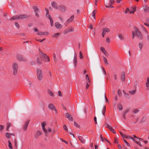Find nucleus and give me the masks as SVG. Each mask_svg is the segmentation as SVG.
Wrapping results in <instances>:
<instances>
[{
    "mask_svg": "<svg viewBox=\"0 0 149 149\" xmlns=\"http://www.w3.org/2000/svg\"><path fill=\"white\" fill-rule=\"evenodd\" d=\"M36 77L37 79L39 81H41L43 78V72L39 68L36 69Z\"/></svg>",
    "mask_w": 149,
    "mask_h": 149,
    "instance_id": "1",
    "label": "nucleus"
},
{
    "mask_svg": "<svg viewBox=\"0 0 149 149\" xmlns=\"http://www.w3.org/2000/svg\"><path fill=\"white\" fill-rule=\"evenodd\" d=\"M18 64L16 63H14L12 65V68L13 69V74L15 75L17 74V71L18 69Z\"/></svg>",
    "mask_w": 149,
    "mask_h": 149,
    "instance_id": "2",
    "label": "nucleus"
},
{
    "mask_svg": "<svg viewBox=\"0 0 149 149\" xmlns=\"http://www.w3.org/2000/svg\"><path fill=\"white\" fill-rule=\"evenodd\" d=\"M33 9L35 13V15L38 17H39V13H40V10L37 6H34L33 7Z\"/></svg>",
    "mask_w": 149,
    "mask_h": 149,
    "instance_id": "3",
    "label": "nucleus"
},
{
    "mask_svg": "<svg viewBox=\"0 0 149 149\" xmlns=\"http://www.w3.org/2000/svg\"><path fill=\"white\" fill-rule=\"evenodd\" d=\"M135 30L136 35L138 37L139 39L141 40L143 38V37L141 33L136 28H135Z\"/></svg>",
    "mask_w": 149,
    "mask_h": 149,
    "instance_id": "4",
    "label": "nucleus"
},
{
    "mask_svg": "<svg viewBox=\"0 0 149 149\" xmlns=\"http://www.w3.org/2000/svg\"><path fill=\"white\" fill-rule=\"evenodd\" d=\"M126 138L132 139L134 143L137 144L140 147H142V146L140 143L135 140V139L133 137H131L130 136L127 135Z\"/></svg>",
    "mask_w": 149,
    "mask_h": 149,
    "instance_id": "5",
    "label": "nucleus"
},
{
    "mask_svg": "<svg viewBox=\"0 0 149 149\" xmlns=\"http://www.w3.org/2000/svg\"><path fill=\"white\" fill-rule=\"evenodd\" d=\"M74 28L72 26L66 29L64 32V33L66 34L68 32H72L73 31Z\"/></svg>",
    "mask_w": 149,
    "mask_h": 149,
    "instance_id": "6",
    "label": "nucleus"
},
{
    "mask_svg": "<svg viewBox=\"0 0 149 149\" xmlns=\"http://www.w3.org/2000/svg\"><path fill=\"white\" fill-rule=\"evenodd\" d=\"M42 57L43 58H44V61H47V60L48 61H49L50 59L49 58V57L47 56L46 54L44 53H42Z\"/></svg>",
    "mask_w": 149,
    "mask_h": 149,
    "instance_id": "7",
    "label": "nucleus"
},
{
    "mask_svg": "<svg viewBox=\"0 0 149 149\" xmlns=\"http://www.w3.org/2000/svg\"><path fill=\"white\" fill-rule=\"evenodd\" d=\"M65 116L66 118H68L69 120H72V118L71 116L68 113H66L65 114Z\"/></svg>",
    "mask_w": 149,
    "mask_h": 149,
    "instance_id": "8",
    "label": "nucleus"
},
{
    "mask_svg": "<svg viewBox=\"0 0 149 149\" xmlns=\"http://www.w3.org/2000/svg\"><path fill=\"white\" fill-rule=\"evenodd\" d=\"M46 125V123L45 122H44L43 123H41V126L43 131L45 133H47V131L45 127Z\"/></svg>",
    "mask_w": 149,
    "mask_h": 149,
    "instance_id": "9",
    "label": "nucleus"
},
{
    "mask_svg": "<svg viewBox=\"0 0 149 149\" xmlns=\"http://www.w3.org/2000/svg\"><path fill=\"white\" fill-rule=\"evenodd\" d=\"M51 5L52 7L56 9H58V5L56 2L54 1L52 2L51 3Z\"/></svg>",
    "mask_w": 149,
    "mask_h": 149,
    "instance_id": "10",
    "label": "nucleus"
},
{
    "mask_svg": "<svg viewBox=\"0 0 149 149\" xmlns=\"http://www.w3.org/2000/svg\"><path fill=\"white\" fill-rule=\"evenodd\" d=\"M55 26L58 29H60L62 27V26L58 22H56L55 23Z\"/></svg>",
    "mask_w": 149,
    "mask_h": 149,
    "instance_id": "11",
    "label": "nucleus"
},
{
    "mask_svg": "<svg viewBox=\"0 0 149 149\" xmlns=\"http://www.w3.org/2000/svg\"><path fill=\"white\" fill-rule=\"evenodd\" d=\"M143 8L145 12H149V7L146 5H144L143 6Z\"/></svg>",
    "mask_w": 149,
    "mask_h": 149,
    "instance_id": "12",
    "label": "nucleus"
},
{
    "mask_svg": "<svg viewBox=\"0 0 149 149\" xmlns=\"http://www.w3.org/2000/svg\"><path fill=\"white\" fill-rule=\"evenodd\" d=\"M27 16L26 15H21L18 16V19H24L27 18Z\"/></svg>",
    "mask_w": 149,
    "mask_h": 149,
    "instance_id": "13",
    "label": "nucleus"
},
{
    "mask_svg": "<svg viewBox=\"0 0 149 149\" xmlns=\"http://www.w3.org/2000/svg\"><path fill=\"white\" fill-rule=\"evenodd\" d=\"M74 17V15H72L71 17L67 20L65 24L66 26L68 24V23L70 22H72L73 20V18Z\"/></svg>",
    "mask_w": 149,
    "mask_h": 149,
    "instance_id": "14",
    "label": "nucleus"
},
{
    "mask_svg": "<svg viewBox=\"0 0 149 149\" xmlns=\"http://www.w3.org/2000/svg\"><path fill=\"white\" fill-rule=\"evenodd\" d=\"M74 66H76L77 64V55L76 54H74Z\"/></svg>",
    "mask_w": 149,
    "mask_h": 149,
    "instance_id": "15",
    "label": "nucleus"
},
{
    "mask_svg": "<svg viewBox=\"0 0 149 149\" xmlns=\"http://www.w3.org/2000/svg\"><path fill=\"white\" fill-rule=\"evenodd\" d=\"M125 73L124 72H122L121 73L120 78L123 81H124L125 80Z\"/></svg>",
    "mask_w": 149,
    "mask_h": 149,
    "instance_id": "16",
    "label": "nucleus"
},
{
    "mask_svg": "<svg viewBox=\"0 0 149 149\" xmlns=\"http://www.w3.org/2000/svg\"><path fill=\"white\" fill-rule=\"evenodd\" d=\"M42 134V133L40 131H37L36 134L35 135V137L36 138H37L38 136L40 135H41Z\"/></svg>",
    "mask_w": 149,
    "mask_h": 149,
    "instance_id": "17",
    "label": "nucleus"
},
{
    "mask_svg": "<svg viewBox=\"0 0 149 149\" xmlns=\"http://www.w3.org/2000/svg\"><path fill=\"white\" fill-rule=\"evenodd\" d=\"M59 10L61 11L64 12L65 10V7L63 6H61L59 7Z\"/></svg>",
    "mask_w": 149,
    "mask_h": 149,
    "instance_id": "18",
    "label": "nucleus"
},
{
    "mask_svg": "<svg viewBox=\"0 0 149 149\" xmlns=\"http://www.w3.org/2000/svg\"><path fill=\"white\" fill-rule=\"evenodd\" d=\"M29 123V121L28 120V121H27L26 123H25V124L24 125V130H26V129H27V128L28 127V124Z\"/></svg>",
    "mask_w": 149,
    "mask_h": 149,
    "instance_id": "19",
    "label": "nucleus"
},
{
    "mask_svg": "<svg viewBox=\"0 0 149 149\" xmlns=\"http://www.w3.org/2000/svg\"><path fill=\"white\" fill-rule=\"evenodd\" d=\"M110 31V30L109 29L107 28H104L103 29L102 33L106 34V33H108Z\"/></svg>",
    "mask_w": 149,
    "mask_h": 149,
    "instance_id": "20",
    "label": "nucleus"
},
{
    "mask_svg": "<svg viewBox=\"0 0 149 149\" xmlns=\"http://www.w3.org/2000/svg\"><path fill=\"white\" fill-rule=\"evenodd\" d=\"M49 107L51 110H55V107L52 104H49Z\"/></svg>",
    "mask_w": 149,
    "mask_h": 149,
    "instance_id": "21",
    "label": "nucleus"
},
{
    "mask_svg": "<svg viewBox=\"0 0 149 149\" xmlns=\"http://www.w3.org/2000/svg\"><path fill=\"white\" fill-rule=\"evenodd\" d=\"M60 35V33H54L52 36V37L54 38L56 37L57 38L58 37V36Z\"/></svg>",
    "mask_w": 149,
    "mask_h": 149,
    "instance_id": "22",
    "label": "nucleus"
},
{
    "mask_svg": "<svg viewBox=\"0 0 149 149\" xmlns=\"http://www.w3.org/2000/svg\"><path fill=\"white\" fill-rule=\"evenodd\" d=\"M47 92L50 96L52 97H54V95L53 93L50 90L48 89L47 91Z\"/></svg>",
    "mask_w": 149,
    "mask_h": 149,
    "instance_id": "23",
    "label": "nucleus"
},
{
    "mask_svg": "<svg viewBox=\"0 0 149 149\" xmlns=\"http://www.w3.org/2000/svg\"><path fill=\"white\" fill-rule=\"evenodd\" d=\"M139 85V81H135L134 82V86L135 88H136V87L138 86Z\"/></svg>",
    "mask_w": 149,
    "mask_h": 149,
    "instance_id": "24",
    "label": "nucleus"
},
{
    "mask_svg": "<svg viewBox=\"0 0 149 149\" xmlns=\"http://www.w3.org/2000/svg\"><path fill=\"white\" fill-rule=\"evenodd\" d=\"M106 110V107L105 106H104L103 107V109L102 110V113L104 116L105 115V112Z\"/></svg>",
    "mask_w": 149,
    "mask_h": 149,
    "instance_id": "25",
    "label": "nucleus"
},
{
    "mask_svg": "<svg viewBox=\"0 0 149 149\" xmlns=\"http://www.w3.org/2000/svg\"><path fill=\"white\" fill-rule=\"evenodd\" d=\"M79 139L82 143H85V139H84L81 136L79 137Z\"/></svg>",
    "mask_w": 149,
    "mask_h": 149,
    "instance_id": "26",
    "label": "nucleus"
},
{
    "mask_svg": "<svg viewBox=\"0 0 149 149\" xmlns=\"http://www.w3.org/2000/svg\"><path fill=\"white\" fill-rule=\"evenodd\" d=\"M103 96L104 99L105 100L104 102H108V100L107 99V98L106 96V95L104 93H103Z\"/></svg>",
    "mask_w": 149,
    "mask_h": 149,
    "instance_id": "27",
    "label": "nucleus"
},
{
    "mask_svg": "<svg viewBox=\"0 0 149 149\" xmlns=\"http://www.w3.org/2000/svg\"><path fill=\"white\" fill-rule=\"evenodd\" d=\"M48 19H49L50 20V24H51V26H53V19L51 18V17L50 16H49Z\"/></svg>",
    "mask_w": 149,
    "mask_h": 149,
    "instance_id": "28",
    "label": "nucleus"
},
{
    "mask_svg": "<svg viewBox=\"0 0 149 149\" xmlns=\"http://www.w3.org/2000/svg\"><path fill=\"white\" fill-rule=\"evenodd\" d=\"M118 37L119 39L121 40H122L124 39L123 36V35L122 34H119L118 36Z\"/></svg>",
    "mask_w": 149,
    "mask_h": 149,
    "instance_id": "29",
    "label": "nucleus"
},
{
    "mask_svg": "<svg viewBox=\"0 0 149 149\" xmlns=\"http://www.w3.org/2000/svg\"><path fill=\"white\" fill-rule=\"evenodd\" d=\"M96 13V10H94L92 13V16L93 17V18L95 19V14Z\"/></svg>",
    "mask_w": 149,
    "mask_h": 149,
    "instance_id": "30",
    "label": "nucleus"
},
{
    "mask_svg": "<svg viewBox=\"0 0 149 149\" xmlns=\"http://www.w3.org/2000/svg\"><path fill=\"white\" fill-rule=\"evenodd\" d=\"M8 147L10 149H12L13 148V147L12 146V144L10 141L9 140L8 141Z\"/></svg>",
    "mask_w": 149,
    "mask_h": 149,
    "instance_id": "31",
    "label": "nucleus"
},
{
    "mask_svg": "<svg viewBox=\"0 0 149 149\" xmlns=\"http://www.w3.org/2000/svg\"><path fill=\"white\" fill-rule=\"evenodd\" d=\"M123 93L124 94L125 97L128 98H129L130 97L129 95L128 94H127V93H126L125 92L124 90H123Z\"/></svg>",
    "mask_w": 149,
    "mask_h": 149,
    "instance_id": "32",
    "label": "nucleus"
},
{
    "mask_svg": "<svg viewBox=\"0 0 149 149\" xmlns=\"http://www.w3.org/2000/svg\"><path fill=\"white\" fill-rule=\"evenodd\" d=\"M12 126V124L11 123H8L7 124V130L8 131H9V127H11Z\"/></svg>",
    "mask_w": 149,
    "mask_h": 149,
    "instance_id": "33",
    "label": "nucleus"
},
{
    "mask_svg": "<svg viewBox=\"0 0 149 149\" xmlns=\"http://www.w3.org/2000/svg\"><path fill=\"white\" fill-rule=\"evenodd\" d=\"M18 19V16H14L10 18V20H15V19Z\"/></svg>",
    "mask_w": 149,
    "mask_h": 149,
    "instance_id": "34",
    "label": "nucleus"
},
{
    "mask_svg": "<svg viewBox=\"0 0 149 149\" xmlns=\"http://www.w3.org/2000/svg\"><path fill=\"white\" fill-rule=\"evenodd\" d=\"M136 11V8H132V10H130L129 12L130 13H134Z\"/></svg>",
    "mask_w": 149,
    "mask_h": 149,
    "instance_id": "35",
    "label": "nucleus"
},
{
    "mask_svg": "<svg viewBox=\"0 0 149 149\" xmlns=\"http://www.w3.org/2000/svg\"><path fill=\"white\" fill-rule=\"evenodd\" d=\"M129 93L131 95L134 94L136 93V90H134L133 91H129Z\"/></svg>",
    "mask_w": 149,
    "mask_h": 149,
    "instance_id": "36",
    "label": "nucleus"
},
{
    "mask_svg": "<svg viewBox=\"0 0 149 149\" xmlns=\"http://www.w3.org/2000/svg\"><path fill=\"white\" fill-rule=\"evenodd\" d=\"M118 108L120 110H123L122 106L120 104H118Z\"/></svg>",
    "mask_w": 149,
    "mask_h": 149,
    "instance_id": "37",
    "label": "nucleus"
},
{
    "mask_svg": "<svg viewBox=\"0 0 149 149\" xmlns=\"http://www.w3.org/2000/svg\"><path fill=\"white\" fill-rule=\"evenodd\" d=\"M45 10L46 11V16L48 18L49 16H50V15L49 14V11L47 8L45 9Z\"/></svg>",
    "mask_w": 149,
    "mask_h": 149,
    "instance_id": "38",
    "label": "nucleus"
},
{
    "mask_svg": "<svg viewBox=\"0 0 149 149\" xmlns=\"http://www.w3.org/2000/svg\"><path fill=\"white\" fill-rule=\"evenodd\" d=\"M6 137L8 138H9L10 137L11 134L9 133H6Z\"/></svg>",
    "mask_w": 149,
    "mask_h": 149,
    "instance_id": "39",
    "label": "nucleus"
},
{
    "mask_svg": "<svg viewBox=\"0 0 149 149\" xmlns=\"http://www.w3.org/2000/svg\"><path fill=\"white\" fill-rule=\"evenodd\" d=\"M103 58L105 63L106 64H108V61L106 58L104 57H103Z\"/></svg>",
    "mask_w": 149,
    "mask_h": 149,
    "instance_id": "40",
    "label": "nucleus"
},
{
    "mask_svg": "<svg viewBox=\"0 0 149 149\" xmlns=\"http://www.w3.org/2000/svg\"><path fill=\"white\" fill-rule=\"evenodd\" d=\"M118 94L119 96H121V91L120 90H118Z\"/></svg>",
    "mask_w": 149,
    "mask_h": 149,
    "instance_id": "41",
    "label": "nucleus"
},
{
    "mask_svg": "<svg viewBox=\"0 0 149 149\" xmlns=\"http://www.w3.org/2000/svg\"><path fill=\"white\" fill-rule=\"evenodd\" d=\"M102 72L103 73H104V75H106V71L105 70L104 68L103 67H102Z\"/></svg>",
    "mask_w": 149,
    "mask_h": 149,
    "instance_id": "42",
    "label": "nucleus"
},
{
    "mask_svg": "<svg viewBox=\"0 0 149 149\" xmlns=\"http://www.w3.org/2000/svg\"><path fill=\"white\" fill-rule=\"evenodd\" d=\"M30 63L31 65H33L35 64V62L33 60H31L30 61Z\"/></svg>",
    "mask_w": 149,
    "mask_h": 149,
    "instance_id": "43",
    "label": "nucleus"
},
{
    "mask_svg": "<svg viewBox=\"0 0 149 149\" xmlns=\"http://www.w3.org/2000/svg\"><path fill=\"white\" fill-rule=\"evenodd\" d=\"M143 47V43L140 42L139 44V47L140 49H141Z\"/></svg>",
    "mask_w": 149,
    "mask_h": 149,
    "instance_id": "44",
    "label": "nucleus"
},
{
    "mask_svg": "<svg viewBox=\"0 0 149 149\" xmlns=\"http://www.w3.org/2000/svg\"><path fill=\"white\" fill-rule=\"evenodd\" d=\"M120 134L121 136L124 138H126L127 135L123 134L122 133L120 132Z\"/></svg>",
    "mask_w": 149,
    "mask_h": 149,
    "instance_id": "45",
    "label": "nucleus"
},
{
    "mask_svg": "<svg viewBox=\"0 0 149 149\" xmlns=\"http://www.w3.org/2000/svg\"><path fill=\"white\" fill-rule=\"evenodd\" d=\"M4 128V126L2 125H0V130L1 132Z\"/></svg>",
    "mask_w": 149,
    "mask_h": 149,
    "instance_id": "46",
    "label": "nucleus"
},
{
    "mask_svg": "<svg viewBox=\"0 0 149 149\" xmlns=\"http://www.w3.org/2000/svg\"><path fill=\"white\" fill-rule=\"evenodd\" d=\"M103 53L105 56L107 57L109 56V54L106 51Z\"/></svg>",
    "mask_w": 149,
    "mask_h": 149,
    "instance_id": "47",
    "label": "nucleus"
},
{
    "mask_svg": "<svg viewBox=\"0 0 149 149\" xmlns=\"http://www.w3.org/2000/svg\"><path fill=\"white\" fill-rule=\"evenodd\" d=\"M139 111V110L137 109H135L133 111V113H136Z\"/></svg>",
    "mask_w": 149,
    "mask_h": 149,
    "instance_id": "48",
    "label": "nucleus"
},
{
    "mask_svg": "<svg viewBox=\"0 0 149 149\" xmlns=\"http://www.w3.org/2000/svg\"><path fill=\"white\" fill-rule=\"evenodd\" d=\"M124 141L125 142V143L126 144V145L127 146H130V144L127 141H126L124 139Z\"/></svg>",
    "mask_w": 149,
    "mask_h": 149,
    "instance_id": "49",
    "label": "nucleus"
},
{
    "mask_svg": "<svg viewBox=\"0 0 149 149\" xmlns=\"http://www.w3.org/2000/svg\"><path fill=\"white\" fill-rule=\"evenodd\" d=\"M15 26L18 28V29H19V24H18V23H17V22H16L15 24Z\"/></svg>",
    "mask_w": 149,
    "mask_h": 149,
    "instance_id": "50",
    "label": "nucleus"
},
{
    "mask_svg": "<svg viewBox=\"0 0 149 149\" xmlns=\"http://www.w3.org/2000/svg\"><path fill=\"white\" fill-rule=\"evenodd\" d=\"M79 57L81 59H82L83 57V56L81 52H79Z\"/></svg>",
    "mask_w": 149,
    "mask_h": 149,
    "instance_id": "51",
    "label": "nucleus"
},
{
    "mask_svg": "<svg viewBox=\"0 0 149 149\" xmlns=\"http://www.w3.org/2000/svg\"><path fill=\"white\" fill-rule=\"evenodd\" d=\"M37 62L38 64H40L41 62V60L40 58H38L37 59Z\"/></svg>",
    "mask_w": 149,
    "mask_h": 149,
    "instance_id": "52",
    "label": "nucleus"
},
{
    "mask_svg": "<svg viewBox=\"0 0 149 149\" xmlns=\"http://www.w3.org/2000/svg\"><path fill=\"white\" fill-rule=\"evenodd\" d=\"M106 126H107V128H108V129H109L110 130L112 128V127H111V126L109 124H107L106 125Z\"/></svg>",
    "mask_w": 149,
    "mask_h": 149,
    "instance_id": "53",
    "label": "nucleus"
},
{
    "mask_svg": "<svg viewBox=\"0 0 149 149\" xmlns=\"http://www.w3.org/2000/svg\"><path fill=\"white\" fill-rule=\"evenodd\" d=\"M74 125L75 127H79V125H78L76 122H75L74 123Z\"/></svg>",
    "mask_w": 149,
    "mask_h": 149,
    "instance_id": "54",
    "label": "nucleus"
},
{
    "mask_svg": "<svg viewBox=\"0 0 149 149\" xmlns=\"http://www.w3.org/2000/svg\"><path fill=\"white\" fill-rule=\"evenodd\" d=\"M100 49L103 52H104L106 51L105 49L102 47H101Z\"/></svg>",
    "mask_w": 149,
    "mask_h": 149,
    "instance_id": "55",
    "label": "nucleus"
},
{
    "mask_svg": "<svg viewBox=\"0 0 149 149\" xmlns=\"http://www.w3.org/2000/svg\"><path fill=\"white\" fill-rule=\"evenodd\" d=\"M141 27H142V28L144 30H145V32L146 33H148V32H147V31L145 29V28L144 27V26H143V25H141Z\"/></svg>",
    "mask_w": 149,
    "mask_h": 149,
    "instance_id": "56",
    "label": "nucleus"
},
{
    "mask_svg": "<svg viewBox=\"0 0 149 149\" xmlns=\"http://www.w3.org/2000/svg\"><path fill=\"white\" fill-rule=\"evenodd\" d=\"M38 35H40V36H42V35H44V34H43V33L42 32H39L38 33Z\"/></svg>",
    "mask_w": 149,
    "mask_h": 149,
    "instance_id": "57",
    "label": "nucleus"
},
{
    "mask_svg": "<svg viewBox=\"0 0 149 149\" xmlns=\"http://www.w3.org/2000/svg\"><path fill=\"white\" fill-rule=\"evenodd\" d=\"M110 5L111 6L113 4V3L114 2V1L113 0H110Z\"/></svg>",
    "mask_w": 149,
    "mask_h": 149,
    "instance_id": "58",
    "label": "nucleus"
},
{
    "mask_svg": "<svg viewBox=\"0 0 149 149\" xmlns=\"http://www.w3.org/2000/svg\"><path fill=\"white\" fill-rule=\"evenodd\" d=\"M53 57L54 61H55V62H56L57 60L56 58V56L55 54H54Z\"/></svg>",
    "mask_w": 149,
    "mask_h": 149,
    "instance_id": "59",
    "label": "nucleus"
},
{
    "mask_svg": "<svg viewBox=\"0 0 149 149\" xmlns=\"http://www.w3.org/2000/svg\"><path fill=\"white\" fill-rule=\"evenodd\" d=\"M110 130L113 133H114V134L116 133V132L112 128Z\"/></svg>",
    "mask_w": 149,
    "mask_h": 149,
    "instance_id": "60",
    "label": "nucleus"
},
{
    "mask_svg": "<svg viewBox=\"0 0 149 149\" xmlns=\"http://www.w3.org/2000/svg\"><path fill=\"white\" fill-rule=\"evenodd\" d=\"M58 95L59 96H62L61 93L60 91H58Z\"/></svg>",
    "mask_w": 149,
    "mask_h": 149,
    "instance_id": "61",
    "label": "nucleus"
},
{
    "mask_svg": "<svg viewBox=\"0 0 149 149\" xmlns=\"http://www.w3.org/2000/svg\"><path fill=\"white\" fill-rule=\"evenodd\" d=\"M63 129L65 130H66V131H68V130H67V127L66 126V125H64L63 126Z\"/></svg>",
    "mask_w": 149,
    "mask_h": 149,
    "instance_id": "62",
    "label": "nucleus"
},
{
    "mask_svg": "<svg viewBox=\"0 0 149 149\" xmlns=\"http://www.w3.org/2000/svg\"><path fill=\"white\" fill-rule=\"evenodd\" d=\"M146 86L147 87H149V82H146Z\"/></svg>",
    "mask_w": 149,
    "mask_h": 149,
    "instance_id": "63",
    "label": "nucleus"
},
{
    "mask_svg": "<svg viewBox=\"0 0 149 149\" xmlns=\"http://www.w3.org/2000/svg\"><path fill=\"white\" fill-rule=\"evenodd\" d=\"M114 142L115 143H118V139H117L115 138L114 139Z\"/></svg>",
    "mask_w": 149,
    "mask_h": 149,
    "instance_id": "64",
    "label": "nucleus"
}]
</instances>
